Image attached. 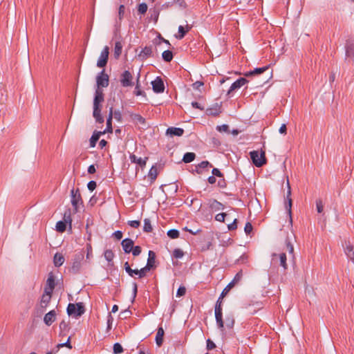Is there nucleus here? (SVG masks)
<instances>
[{
	"instance_id": "ddd939ff",
	"label": "nucleus",
	"mask_w": 354,
	"mask_h": 354,
	"mask_svg": "<svg viewBox=\"0 0 354 354\" xmlns=\"http://www.w3.org/2000/svg\"><path fill=\"white\" fill-rule=\"evenodd\" d=\"M102 105L101 104L93 103V116L97 123L102 124L104 122V118L101 115Z\"/></svg>"
},
{
	"instance_id": "6e6552de",
	"label": "nucleus",
	"mask_w": 354,
	"mask_h": 354,
	"mask_svg": "<svg viewBox=\"0 0 354 354\" xmlns=\"http://www.w3.org/2000/svg\"><path fill=\"white\" fill-rule=\"evenodd\" d=\"M97 88L107 87L109 83V77L105 73L104 70L102 71L96 77Z\"/></svg>"
},
{
	"instance_id": "6ab92c4d",
	"label": "nucleus",
	"mask_w": 354,
	"mask_h": 354,
	"mask_svg": "<svg viewBox=\"0 0 354 354\" xmlns=\"http://www.w3.org/2000/svg\"><path fill=\"white\" fill-rule=\"evenodd\" d=\"M150 57H153V51L151 46H145L138 54V57L142 61H144Z\"/></svg>"
},
{
	"instance_id": "dca6fc26",
	"label": "nucleus",
	"mask_w": 354,
	"mask_h": 354,
	"mask_svg": "<svg viewBox=\"0 0 354 354\" xmlns=\"http://www.w3.org/2000/svg\"><path fill=\"white\" fill-rule=\"evenodd\" d=\"M71 223V218L70 213L66 216V213L64 214V221H59L56 223V230L59 232H64L66 228V223Z\"/></svg>"
},
{
	"instance_id": "7ed1b4c3",
	"label": "nucleus",
	"mask_w": 354,
	"mask_h": 354,
	"mask_svg": "<svg viewBox=\"0 0 354 354\" xmlns=\"http://www.w3.org/2000/svg\"><path fill=\"white\" fill-rule=\"evenodd\" d=\"M221 299V297H220L216 301V304L215 305L214 312H215V318H216L217 326L220 330H223L224 322L223 320V313H222Z\"/></svg>"
},
{
	"instance_id": "7c9ffc66",
	"label": "nucleus",
	"mask_w": 354,
	"mask_h": 354,
	"mask_svg": "<svg viewBox=\"0 0 354 354\" xmlns=\"http://www.w3.org/2000/svg\"><path fill=\"white\" fill-rule=\"evenodd\" d=\"M209 205L210 208L214 211H218L224 209V205L215 199L209 200Z\"/></svg>"
},
{
	"instance_id": "9b49d317",
	"label": "nucleus",
	"mask_w": 354,
	"mask_h": 354,
	"mask_svg": "<svg viewBox=\"0 0 354 354\" xmlns=\"http://www.w3.org/2000/svg\"><path fill=\"white\" fill-rule=\"evenodd\" d=\"M287 185H288V192H287V196H286V201L285 202V207L288 212V216H289V218H290V223H292V199L290 198V195H291V189H290V184H289V182L288 181L287 182Z\"/></svg>"
},
{
	"instance_id": "13d9d810",
	"label": "nucleus",
	"mask_w": 354,
	"mask_h": 354,
	"mask_svg": "<svg viewBox=\"0 0 354 354\" xmlns=\"http://www.w3.org/2000/svg\"><path fill=\"white\" fill-rule=\"evenodd\" d=\"M86 248V258L90 259L93 257V250H92L91 245L90 243H87Z\"/></svg>"
},
{
	"instance_id": "052dcab7",
	"label": "nucleus",
	"mask_w": 354,
	"mask_h": 354,
	"mask_svg": "<svg viewBox=\"0 0 354 354\" xmlns=\"http://www.w3.org/2000/svg\"><path fill=\"white\" fill-rule=\"evenodd\" d=\"M186 293V288L184 286H180L177 290L176 296L177 297H182L185 295Z\"/></svg>"
},
{
	"instance_id": "bf43d9fd",
	"label": "nucleus",
	"mask_w": 354,
	"mask_h": 354,
	"mask_svg": "<svg viewBox=\"0 0 354 354\" xmlns=\"http://www.w3.org/2000/svg\"><path fill=\"white\" fill-rule=\"evenodd\" d=\"M252 229H253V227H252V224L250 222H248L245 225L244 231H245V234L248 235L252 232Z\"/></svg>"
},
{
	"instance_id": "393cba45",
	"label": "nucleus",
	"mask_w": 354,
	"mask_h": 354,
	"mask_svg": "<svg viewBox=\"0 0 354 354\" xmlns=\"http://www.w3.org/2000/svg\"><path fill=\"white\" fill-rule=\"evenodd\" d=\"M129 158L131 162L138 164L142 168L145 167L147 160L148 159L147 157L144 159L142 158H138L135 154H131Z\"/></svg>"
},
{
	"instance_id": "79ce46f5",
	"label": "nucleus",
	"mask_w": 354,
	"mask_h": 354,
	"mask_svg": "<svg viewBox=\"0 0 354 354\" xmlns=\"http://www.w3.org/2000/svg\"><path fill=\"white\" fill-rule=\"evenodd\" d=\"M70 341H71V337H69L68 338V339H67V341H66V342H64V343H62V344H58L57 345V346H56V349H55V351L54 352H55V353L58 352V351H59V349L60 348H62V347H64V346H66V347H67V348H72V346H71V342H70Z\"/></svg>"
},
{
	"instance_id": "c756f323",
	"label": "nucleus",
	"mask_w": 354,
	"mask_h": 354,
	"mask_svg": "<svg viewBox=\"0 0 354 354\" xmlns=\"http://www.w3.org/2000/svg\"><path fill=\"white\" fill-rule=\"evenodd\" d=\"M344 251L347 257L354 263V247L349 242L346 243Z\"/></svg>"
},
{
	"instance_id": "338daca9",
	"label": "nucleus",
	"mask_w": 354,
	"mask_h": 354,
	"mask_svg": "<svg viewBox=\"0 0 354 354\" xmlns=\"http://www.w3.org/2000/svg\"><path fill=\"white\" fill-rule=\"evenodd\" d=\"M229 230H234L237 228V219L234 218L233 222L227 225Z\"/></svg>"
},
{
	"instance_id": "a19ab883",
	"label": "nucleus",
	"mask_w": 354,
	"mask_h": 354,
	"mask_svg": "<svg viewBox=\"0 0 354 354\" xmlns=\"http://www.w3.org/2000/svg\"><path fill=\"white\" fill-rule=\"evenodd\" d=\"M104 257L106 260L110 263L113 261L115 255L113 252L111 250H106L104 252Z\"/></svg>"
},
{
	"instance_id": "de8ad7c7",
	"label": "nucleus",
	"mask_w": 354,
	"mask_h": 354,
	"mask_svg": "<svg viewBox=\"0 0 354 354\" xmlns=\"http://www.w3.org/2000/svg\"><path fill=\"white\" fill-rule=\"evenodd\" d=\"M184 255V252L182 250L176 248L173 252V256L176 259H181Z\"/></svg>"
},
{
	"instance_id": "4be33fe9",
	"label": "nucleus",
	"mask_w": 354,
	"mask_h": 354,
	"mask_svg": "<svg viewBox=\"0 0 354 354\" xmlns=\"http://www.w3.org/2000/svg\"><path fill=\"white\" fill-rule=\"evenodd\" d=\"M221 113V105L216 103L212 107L207 109L206 113L208 115L217 116Z\"/></svg>"
},
{
	"instance_id": "e433bc0d",
	"label": "nucleus",
	"mask_w": 354,
	"mask_h": 354,
	"mask_svg": "<svg viewBox=\"0 0 354 354\" xmlns=\"http://www.w3.org/2000/svg\"><path fill=\"white\" fill-rule=\"evenodd\" d=\"M150 18L154 21L156 24L158 21L160 11L158 8H153L149 10Z\"/></svg>"
},
{
	"instance_id": "473e14b6",
	"label": "nucleus",
	"mask_w": 354,
	"mask_h": 354,
	"mask_svg": "<svg viewBox=\"0 0 354 354\" xmlns=\"http://www.w3.org/2000/svg\"><path fill=\"white\" fill-rule=\"evenodd\" d=\"M53 262L56 267L61 266L64 262V257L62 254L56 253L53 258Z\"/></svg>"
},
{
	"instance_id": "2f4dec72",
	"label": "nucleus",
	"mask_w": 354,
	"mask_h": 354,
	"mask_svg": "<svg viewBox=\"0 0 354 354\" xmlns=\"http://www.w3.org/2000/svg\"><path fill=\"white\" fill-rule=\"evenodd\" d=\"M190 29L191 26H189V25H187L186 29L183 26H180L178 27V35H176V37L178 39H182L185 36L186 33L189 31Z\"/></svg>"
},
{
	"instance_id": "49530a36",
	"label": "nucleus",
	"mask_w": 354,
	"mask_h": 354,
	"mask_svg": "<svg viewBox=\"0 0 354 354\" xmlns=\"http://www.w3.org/2000/svg\"><path fill=\"white\" fill-rule=\"evenodd\" d=\"M286 249H287L289 254L292 255V257L294 258L295 255H294L293 245L288 239L286 241Z\"/></svg>"
},
{
	"instance_id": "0eeeda50",
	"label": "nucleus",
	"mask_w": 354,
	"mask_h": 354,
	"mask_svg": "<svg viewBox=\"0 0 354 354\" xmlns=\"http://www.w3.org/2000/svg\"><path fill=\"white\" fill-rule=\"evenodd\" d=\"M155 258V253L153 251L149 250V258L147 260V265L144 268L140 269V278H143L144 277H145L147 272H149L154 266Z\"/></svg>"
},
{
	"instance_id": "5701e85b",
	"label": "nucleus",
	"mask_w": 354,
	"mask_h": 354,
	"mask_svg": "<svg viewBox=\"0 0 354 354\" xmlns=\"http://www.w3.org/2000/svg\"><path fill=\"white\" fill-rule=\"evenodd\" d=\"M56 319V312L52 310L46 313L44 317V322L47 326H50Z\"/></svg>"
},
{
	"instance_id": "e2e57ef3",
	"label": "nucleus",
	"mask_w": 354,
	"mask_h": 354,
	"mask_svg": "<svg viewBox=\"0 0 354 354\" xmlns=\"http://www.w3.org/2000/svg\"><path fill=\"white\" fill-rule=\"evenodd\" d=\"M226 216L227 214L225 213H219L216 215L215 219L219 222H224Z\"/></svg>"
},
{
	"instance_id": "412c9836",
	"label": "nucleus",
	"mask_w": 354,
	"mask_h": 354,
	"mask_svg": "<svg viewBox=\"0 0 354 354\" xmlns=\"http://www.w3.org/2000/svg\"><path fill=\"white\" fill-rule=\"evenodd\" d=\"M133 241L129 238L124 239L122 241L121 243L123 250L125 253H130L133 250Z\"/></svg>"
},
{
	"instance_id": "1a4fd4ad",
	"label": "nucleus",
	"mask_w": 354,
	"mask_h": 354,
	"mask_svg": "<svg viewBox=\"0 0 354 354\" xmlns=\"http://www.w3.org/2000/svg\"><path fill=\"white\" fill-rule=\"evenodd\" d=\"M109 55V48L106 46L102 50L100 55L97 62V66L99 68L104 67L108 62Z\"/></svg>"
},
{
	"instance_id": "b1692460",
	"label": "nucleus",
	"mask_w": 354,
	"mask_h": 354,
	"mask_svg": "<svg viewBox=\"0 0 354 354\" xmlns=\"http://www.w3.org/2000/svg\"><path fill=\"white\" fill-rule=\"evenodd\" d=\"M346 55L347 57L354 58V39H348L346 45Z\"/></svg>"
},
{
	"instance_id": "3c124183",
	"label": "nucleus",
	"mask_w": 354,
	"mask_h": 354,
	"mask_svg": "<svg viewBox=\"0 0 354 354\" xmlns=\"http://www.w3.org/2000/svg\"><path fill=\"white\" fill-rule=\"evenodd\" d=\"M134 94L136 96L145 95V92L140 88V85L138 84V80H137V84H136L135 90H134Z\"/></svg>"
},
{
	"instance_id": "c9c22d12",
	"label": "nucleus",
	"mask_w": 354,
	"mask_h": 354,
	"mask_svg": "<svg viewBox=\"0 0 354 354\" xmlns=\"http://www.w3.org/2000/svg\"><path fill=\"white\" fill-rule=\"evenodd\" d=\"M196 158V155L192 152H187L184 154L183 161L185 163H189L192 162Z\"/></svg>"
},
{
	"instance_id": "a18cd8bd",
	"label": "nucleus",
	"mask_w": 354,
	"mask_h": 354,
	"mask_svg": "<svg viewBox=\"0 0 354 354\" xmlns=\"http://www.w3.org/2000/svg\"><path fill=\"white\" fill-rule=\"evenodd\" d=\"M113 351L114 354H120L124 351V349L120 343H115L113 344Z\"/></svg>"
},
{
	"instance_id": "39448f33",
	"label": "nucleus",
	"mask_w": 354,
	"mask_h": 354,
	"mask_svg": "<svg viewBox=\"0 0 354 354\" xmlns=\"http://www.w3.org/2000/svg\"><path fill=\"white\" fill-rule=\"evenodd\" d=\"M84 258V252L83 251L79 252L75 254L71 270L73 274H77L80 272L82 267V261Z\"/></svg>"
},
{
	"instance_id": "c85d7f7f",
	"label": "nucleus",
	"mask_w": 354,
	"mask_h": 354,
	"mask_svg": "<svg viewBox=\"0 0 354 354\" xmlns=\"http://www.w3.org/2000/svg\"><path fill=\"white\" fill-rule=\"evenodd\" d=\"M164 334L165 331L162 327H158L155 339L156 343L158 346H160L162 344Z\"/></svg>"
},
{
	"instance_id": "f03ea898",
	"label": "nucleus",
	"mask_w": 354,
	"mask_h": 354,
	"mask_svg": "<svg viewBox=\"0 0 354 354\" xmlns=\"http://www.w3.org/2000/svg\"><path fill=\"white\" fill-rule=\"evenodd\" d=\"M287 257L285 252H281L279 254L273 253L271 256V263L272 264H279L284 271L288 269L287 264Z\"/></svg>"
},
{
	"instance_id": "f257e3e1",
	"label": "nucleus",
	"mask_w": 354,
	"mask_h": 354,
	"mask_svg": "<svg viewBox=\"0 0 354 354\" xmlns=\"http://www.w3.org/2000/svg\"><path fill=\"white\" fill-rule=\"evenodd\" d=\"M250 158L253 164L257 167H261L266 163V158L265 151H252L250 152Z\"/></svg>"
},
{
	"instance_id": "4d7b16f0",
	"label": "nucleus",
	"mask_w": 354,
	"mask_h": 354,
	"mask_svg": "<svg viewBox=\"0 0 354 354\" xmlns=\"http://www.w3.org/2000/svg\"><path fill=\"white\" fill-rule=\"evenodd\" d=\"M234 286V283H232V281L224 288V290H223L221 295V297H224L227 293V292Z\"/></svg>"
},
{
	"instance_id": "774afa93",
	"label": "nucleus",
	"mask_w": 354,
	"mask_h": 354,
	"mask_svg": "<svg viewBox=\"0 0 354 354\" xmlns=\"http://www.w3.org/2000/svg\"><path fill=\"white\" fill-rule=\"evenodd\" d=\"M96 182L94 180H91L87 185L88 189L91 192H93L96 188Z\"/></svg>"
},
{
	"instance_id": "4468645a",
	"label": "nucleus",
	"mask_w": 354,
	"mask_h": 354,
	"mask_svg": "<svg viewBox=\"0 0 354 354\" xmlns=\"http://www.w3.org/2000/svg\"><path fill=\"white\" fill-rule=\"evenodd\" d=\"M52 294L53 293L49 292L48 291L47 292V290L44 291L39 304L40 308L42 309V311H44L47 306H48V304H50L51 301Z\"/></svg>"
},
{
	"instance_id": "8fccbe9b",
	"label": "nucleus",
	"mask_w": 354,
	"mask_h": 354,
	"mask_svg": "<svg viewBox=\"0 0 354 354\" xmlns=\"http://www.w3.org/2000/svg\"><path fill=\"white\" fill-rule=\"evenodd\" d=\"M140 270H138V269L133 270L131 268L127 270V272L128 273V274L131 277H134V275L136 274V275H138V278H140Z\"/></svg>"
},
{
	"instance_id": "58836bf2",
	"label": "nucleus",
	"mask_w": 354,
	"mask_h": 354,
	"mask_svg": "<svg viewBox=\"0 0 354 354\" xmlns=\"http://www.w3.org/2000/svg\"><path fill=\"white\" fill-rule=\"evenodd\" d=\"M162 57L165 62H169L173 59V53L169 50H165L162 54Z\"/></svg>"
},
{
	"instance_id": "4c0bfd02",
	"label": "nucleus",
	"mask_w": 354,
	"mask_h": 354,
	"mask_svg": "<svg viewBox=\"0 0 354 354\" xmlns=\"http://www.w3.org/2000/svg\"><path fill=\"white\" fill-rule=\"evenodd\" d=\"M122 45L120 41H116L114 48V56L118 58L122 53Z\"/></svg>"
},
{
	"instance_id": "bb28decb",
	"label": "nucleus",
	"mask_w": 354,
	"mask_h": 354,
	"mask_svg": "<svg viewBox=\"0 0 354 354\" xmlns=\"http://www.w3.org/2000/svg\"><path fill=\"white\" fill-rule=\"evenodd\" d=\"M166 133L171 136H181L184 133V130L178 127H169L167 129Z\"/></svg>"
},
{
	"instance_id": "37998d69",
	"label": "nucleus",
	"mask_w": 354,
	"mask_h": 354,
	"mask_svg": "<svg viewBox=\"0 0 354 354\" xmlns=\"http://www.w3.org/2000/svg\"><path fill=\"white\" fill-rule=\"evenodd\" d=\"M167 236L171 239H177L180 236V232L176 229H171L167 232Z\"/></svg>"
},
{
	"instance_id": "09e8293b",
	"label": "nucleus",
	"mask_w": 354,
	"mask_h": 354,
	"mask_svg": "<svg viewBox=\"0 0 354 354\" xmlns=\"http://www.w3.org/2000/svg\"><path fill=\"white\" fill-rule=\"evenodd\" d=\"M138 11L140 14H145L147 11V5L145 3H142L138 6Z\"/></svg>"
},
{
	"instance_id": "680f3d73",
	"label": "nucleus",
	"mask_w": 354,
	"mask_h": 354,
	"mask_svg": "<svg viewBox=\"0 0 354 354\" xmlns=\"http://www.w3.org/2000/svg\"><path fill=\"white\" fill-rule=\"evenodd\" d=\"M141 248L138 245L133 246V250H131L133 255L135 257L138 256L141 253Z\"/></svg>"
},
{
	"instance_id": "2eb2a0df",
	"label": "nucleus",
	"mask_w": 354,
	"mask_h": 354,
	"mask_svg": "<svg viewBox=\"0 0 354 354\" xmlns=\"http://www.w3.org/2000/svg\"><path fill=\"white\" fill-rule=\"evenodd\" d=\"M248 82V80L244 77H241L236 80L230 86V89L227 91V95L230 97L232 95V93L238 89L240 88L241 86L245 85Z\"/></svg>"
},
{
	"instance_id": "0e129e2a",
	"label": "nucleus",
	"mask_w": 354,
	"mask_h": 354,
	"mask_svg": "<svg viewBox=\"0 0 354 354\" xmlns=\"http://www.w3.org/2000/svg\"><path fill=\"white\" fill-rule=\"evenodd\" d=\"M125 7L124 5H120L118 10V17L121 20L124 15Z\"/></svg>"
},
{
	"instance_id": "72a5a7b5",
	"label": "nucleus",
	"mask_w": 354,
	"mask_h": 354,
	"mask_svg": "<svg viewBox=\"0 0 354 354\" xmlns=\"http://www.w3.org/2000/svg\"><path fill=\"white\" fill-rule=\"evenodd\" d=\"M103 133H102V131H94L90 139V146L91 147H94L95 146L96 142L99 140L100 136Z\"/></svg>"
},
{
	"instance_id": "5fc2aeb1",
	"label": "nucleus",
	"mask_w": 354,
	"mask_h": 354,
	"mask_svg": "<svg viewBox=\"0 0 354 354\" xmlns=\"http://www.w3.org/2000/svg\"><path fill=\"white\" fill-rule=\"evenodd\" d=\"M242 277H243V273H242V271L241 270L236 273V274L234 277L232 282L234 283V284L235 285L236 283H237L239 281H240L241 280Z\"/></svg>"
},
{
	"instance_id": "6e6d98bb",
	"label": "nucleus",
	"mask_w": 354,
	"mask_h": 354,
	"mask_svg": "<svg viewBox=\"0 0 354 354\" xmlns=\"http://www.w3.org/2000/svg\"><path fill=\"white\" fill-rule=\"evenodd\" d=\"M212 167V164H211L209 162H208V161H207V160L202 161V162H201V163H199V164L198 165V166H197V167H198V169H205V168H207V167Z\"/></svg>"
},
{
	"instance_id": "a211bd4d",
	"label": "nucleus",
	"mask_w": 354,
	"mask_h": 354,
	"mask_svg": "<svg viewBox=\"0 0 354 354\" xmlns=\"http://www.w3.org/2000/svg\"><path fill=\"white\" fill-rule=\"evenodd\" d=\"M113 106H111L109 110V115L106 120V128L104 131H102V133H112L113 128H112V120H113Z\"/></svg>"
},
{
	"instance_id": "ea45409f",
	"label": "nucleus",
	"mask_w": 354,
	"mask_h": 354,
	"mask_svg": "<svg viewBox=\"0 0 354 354\" xmlns=\"http://www.w3.org/2000/svg\"><path fill=\"white\" fill-rule=\"evenodd\" d=\"M153 230L152 225L151 224V221L149 218L144 219V227L143 231L145 232H151Z\"/></svg>"
},
{
	"instance_id": "423d86ee",
	"label": "nucleus",
	"mask_w": 354,
	"mask_h": 354,
	"mask_svg": "<svg viewBox=\"0 0 354 354\" xmlns=\"http://www.w3.org/2000/svg\"><path fill=\"white\" fill-rule=\"evenodd\" d=\"M71 204L73 207L74 212L79 211V207L82 204V200L79 189H75L74 188L71 191Z\"/></svg>"
},
{
	"instance_id": "f8f14e48",
	"label": "nucleus",
	"mask_w": 354,
	"mask_h": 354,
	"mask_svg": "<svg viewBox=\"0 0 354 354\" xmlns=\"http://www.w3.org/2000/svg\"><path fill=\"white\" fill-rule=\"evenodd\" d=\"M153 91L156 93H163L165 91L164 82L160 77L156 78L151 82Z\"/></svg>"
},
{
	"instance_id": "864d4df0",
	"label": "nucleus",
	"mask_w": 354,
	"mask_h": 354,
	"mask_svg": "<svg viewBox=\"0 0 354 354\" xmlns=\"http://www.w3.org/2000/svg\"><path fill=\"white\" fill-rule=\"evenodd\" d=\"M216 130L219 132H227L230 133L229 126L227 124H222L216 127Z\"/></svg>"
},
{
	"instance_id": "20e7f679",
	"label": "nucleus",
	"mask_w": 354,
	"mask_h": 354,
	"mask_svg": "<svg viewBox=\"0 0 354 354\" xmlns=\"http://www.w3.org/2000/svg\"><path fill=\"white\" fill-rule=\"evenodd\" d=\"M67 313L68 315H74L75 317H80L84 313L85 309L82 303L69 304L67 307Z\"/></svg>"
},
{
	"instance_id": "9d476101",
	"label": "nucleus",
	"mask_w": 354,
	"mask_h": 354,
	"mask_svg": "<svg viewBox=\"0 0 354 354\" xmlns=\"http://www.w3.org/2000/svg\"><path fill=\"white\" fill-rule=\"evenodd\" d=\"M133 75L129 71H124L120 76V83L122 86L128 87L133 86Z\"/></svg>"
},
{
	"instance_id": "cd10ccee",
	"label": "nucleus",
	"mask_w": 354,
	"mask_h": 354,
	"mask_svg": "<svg viewBox=\"0 0 354 354\" xmlns=\"http://www.w3.org/2000/svg\"><path fill=\"white\" fill-rule=\"evenodd\" d=\"M268 68H269V66H263L261 68H257L252 71L245 73L244 74V75L246 77H250V76H252V75H258L263 73L266 71H267L268 69Z\"/></svg>"
},
{
	"instance_id": "c03bdc74",
	"label": "nucleus",
	"mask_w": 354,
	"mask_h": 354,
	"mask_svg": "<svg viewBox=\"0 0 354 354\" xmlns=\"http://www.w3.org/2000/svg\"><path fill=\"white\" fill-rule=\"evenodd\" d=\"M226 326L229 328H232L234 324V319L232 315H227L225 318Z\"/></svg>"
},
{
	"instance_id": "aec40b11",
	"label": "nucleus",
	"mask_w": 354,
	"mask_h": 354,
	"mask_svg": "<svg viewBox=\"0 0 354 354\" xmlns=\"http://www.w3.org/2000/svg\"><path fill=\"white\" fill-rule=\"evenodd\" d=\"M55 287V277L53 273H50L46 281V284L44 288V291L53 293V290Z\"/></svg>"
},
{
	"instance_id": "a878e982",
	"label": "nucleus",
	"mask_w": 354,
	"mask_h": 354,
	"mask_svg": "<svg viewBox=\"0 0 354 354\" xmlns=\"http://www.w3.org/2000/svg\"><path fill=\"white\" fill-rule=\"evenodd\" d=\"M104 100V95L102 88H96L93 99V103L102 104Z\"/></svg>"
},
{
	"instance_id": "69168bd1",
	"label": "nucleus",
	"mask_w": 354,
	"mask_h": 354,
	"mask_svg": "<svg viewBox=\"0 0 354 354\" xmlns=\"http://www.w3.org/2000/svg\"><path fill=\"white\" fill-rule=\"evenodd\" d=\"M113 118H114L118 122H121L122 121V114H121L120 111L118 110L113 111Z\"/></svg>"
},
{
	"instance_id": "f3484780",
	"label": "nucleus",
	"mask_w": 354,
	"mask_h": 354,
	"mask_svg": "<svg viewBox=\"0 0 354 354\" xmlns=\"http://www.w3.org/2000/svg\"><path fill=\"white\" fill-rule=\"evenodd\" d=\"M128 113L129 115V117L131 118V120L136 124H141L142 126L146 125V120L140 114L134 113L130 111H128Z\"/></svg>"
},
{
	"instance_id": "603ef678",
	"label": "nucleus",
	"mask_w": 354,
	"mask_h": 354,
	"mask_svg": "<svg viewBox=\"0 0 354 354\" xmlns=\"http://www.w3.org/2000/svg\"><path fill=\"white\" fill-rule=\"evenodd\" d=\"M316 207L318 213H322L324 210V205L321 199L316 201Z\"/></svg>"
},
{
	"instance_id": "f704fd0d",
	"label": "nucleus",
	"mask_w": 354,
	"mask_h": 354,
	"mask_svg": "<svg viewBox=\"0 0 354 354\" xmlns=\"http://www.w3.org/2000/svg\"><path fill=\"white\" fill-rule=\"evenodd\" d=\"M158 174V173L156 166H152L148 174V176L151 179V182H153L156 179Z\"/></svg>"
}]
</instances>
